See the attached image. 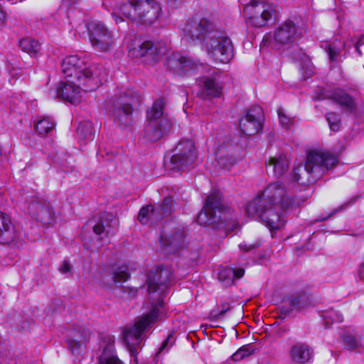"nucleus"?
Here are the masks:
<instances>
[{"instance_id":"nucleus-1","label":"nucleus","mask_w":364,"mask_h":364,"mask_svg":"<svg viewBox=\"0 0 364 364\" xmlns=\"http://www.w3.org/2000/svg\"><path fill=\"white\" fill-rule=\"evenodd\" d=\"M172 279V271L164 267H158L149 272L147 277L148 290L150 296L151 309L141 316L132 325L122 328V337L131 357L136 361L137 350L141 348L144 340L143 333L152 324L166 317L167 308L163 297Z\"/></svg>"},{"instance_id":"nucleus-2","label":"nucleus","mask_w":364,"mask_h":364,"mask_svg":"<svg viewBox=\"0 0 364 364\" xmlns=\"http://www.w3.org/2000/svg\"><path fill=\"white\" fill-rule=\"evenodd\" d=\"M61 67L65 81L57 87L56 95L73 105L79 104L84 92L95 90L105 80L102 68L90 65L85 58L77 55L66 57Z\"/></svg>"},{"instance_id":"nucleus-3","label":"nucleus","mask_w":364,"mask_h":364,"mask_svg":"<svg viewBox=\"0 0 364 364\" xmlns=\"http://www.w3.org/2000/svg\"><path fill=\"white\" fill-rule=\"evenodd\" d=\"M183 37L198 39L210 58L216 63H227L233 57V46L228 36L216 30L207 18L194 19L182 29Z\"/></svg>"},{"instance_id":"nucleus-4","label":"nucleus","mask_w":364,"mask_h":364,"mask_svg":"<svg viewBox=\"0 0 364 364\" xmlns=\"http://www.w3.org/2000/svg\"><path fill=\"white\" fill-rule=\"evenodd\" d=\"M161 8L154 0H127L112 11V17L117 24L124 21L120 16L144 24L154 23L159 16Z\"/></svg>"},{"instance_id":"nucleus-5","label":"nucleus","mask_w":364,"mask_h":364,"mask_svg":"<svg viewBox=\"0 0 364 364\" xmlns=\"http://www.w3.org/2000/svg\"><path fill=\"white\" fill-rule=\"evenodd\" d=\"M251 201H257L259 205L265 204L270 208L279 207L283 211L291 210L301 205L300 201L294 198L279 182L269 183Z\"/></svg>"},{"instance_id":"nucleus-6","label":"nucleus","mask_w":364,"mask_h":364,"mask_svg":"<svg viewBox=\"0 0 364 364\" xmlns=\"http://www.w3.org/2000/svg\"><path fill=\"white\" fill-rule=\"evenodd\" d=\"M164 101L156 100L146 111V123L144 129V137L150 141L161 139L171 129V123L164 116Z\"/></svg>"},{"instance_id":"nucleus-7","label":"nucleus","mask_w":364,"mask_h":364,"mask_svg":"<svg viewBox=\"0 0 364 364\" xmlns=\"http://www.w3.org/2000/svg\"><path fill=\"white\" fill-rule=\"evenodd\" d=\"M231 214V209L224 204L218 192L210 193L198 215L197 222L200 225L207 226L221 221L225 223Z\"/></svg>"},{"instance_id":"nucleus-8","label":"nucleus","mask_w":364,"mask_h":364,"mask_svg":"<svg viewBox=\"0 0 364 364\" xmlns=\"http://www.w3.org/2000/svg\"><path fill=\"white\" fill-rule=\"evenodd\" d=\"M337 163L338 157L333 154L310 152L307 156L305 165H299L294 168V180L299 181L301 173H305L306 176L315 174V177L319 176L321 173L333 168Z\"/></svg>"},{"instance_id":"nucleus-9","label":"nucleus","mask_w":364,"mask_h":364,"mask_svg":"<svg viewBox=\"0 0 364 364\" xmlns=\"http://www.w3.org/2000/svg\"><path fill=\"white\" fill-rule=\"evenodd\" d=\"M279 210H282L279 207L259 205L257 201H250L245 208L247 216L260 220L271 231L278 230L285 224L286 220Z\"/></svg>"},{"instance_id":"nucleus-10","label":"nucleus","mask_w":364,"mask_h":364,"mask_svg":"<svg viewBox=\"0 0 364 364\" xmlns=\"http://www.w3.org/2000/svg\"><path fill=\"white\" fill-rule=\"evenodd\" d=\"M197 158L195 143L191 139L180 141L171 158V168L176 171H184L192 167Z\"/></svg>"},{"instance_id":"nucleus-11","label":"nucleus","mask_w":364,"mask_h":364,"mask_svg":"<svg viewBox=\"0 0 364 364\" xmlns=\"http://www.w3.org/2000/svg\"><path fill=\"white\" fill-rule=\"evenodd\" d=\"M166 66L174 73L182 76L203 73L209 67L207 64L199 63L192 58L183 55L179 52H173L167 57Z\"/></svg>"},{"instance_id":"nucleus-12","label":"nucleus","mask_w":364,"mask_h":364,"mask_svg":"<svg viewBox=\"0 0 364 364\" xmlns=\"http://www.w3.org/2000/svg\"><path fill=\"white\" fill-rule=\"evenodd\" d=\"M245 13L252 26L261 28L272 19L275 10L272 5L254 0L245 7Z\"/></svg>"},{"instance_id":"nucleus-13","label":"nucleus","mask_w":364,"mask_h":364,"mask_svg":"<svg viewBox=\"0 0 364 364\" xmlns=\"http://www.w3.org/2000/svg\"><path fill=\"white\" fill-rule=\"evenodd\" d=\"M316 98L318 100H331L348 113H353L356 110L355 99L339 87L321 88Z\"/></svg>"},{"instance_id":"nucleus-14","label":"nucleus","mask_w":364,"mask_h":364,"mask_svg":"<svg viewBox=\"0 0 364 364\" xmlns=\"http://www.w3.org/2000/svg\"><path fill=\"white\" fill-rule=\"evenodd\" d=\"M23 241L21 228L12 224L8 215L0 211V243L18 247Z\"/></svg>"},{"instance_id":"nucleus-15","label":"nucleus","mask_w":364,"mask_h":364,"mask_svg":"<svg viewBox=\"0 0 364 364\" xmlns=\"http://www.w3.org/2000/svg\"><path fill=\"white\" fill-rule=\"evenodd\" d=\"M173 200L171 197H166L162 203L156 206L149 205L142 207L139 213L138 219L141 224H147L149 220L156 223L164 217L169 216L173 210Z\"/></svg>"},{"instance_id":"nucleus-16","label":"nucleus","mask_w":364,"mask_h":364,"mask_svg":"<svg viewBox=\"0 0 364 364\" xmlns=\"http://www.w3.org/2000/svg\"><path fill=\"white\" fill-rule=\"evenodd\" d=\"M168 48V46L166 43L151 41L139 43L134 47L128 46L129 53L132 57H147L151 61H156L161 55L166 54Z\"/></svg>"},{"instance_id":"nucleus-17","label":"nucleus","mask_w":364,"mask_h":364,"mask_svg":"<svg viewBox=\"0 0 364 364\" xmlns=\"http://www.w3.org/2000/svg\"><path fill=\"white\" fill-rule=\"evenodd\" d=\"M89 38L92 47L99 51H108L113 45L112 32L102 23L89 25Z\"/></svg>"},{"instance_id":"nucleus-18","label":"nucleus","mask_w":364,"mask_h":364,"mask_svg":"<svg viewBox=\"0 0 364 364\" xmlns=\"http://www.w3.org/2000/svg\"><path fill=\"white\" fill-rule=\"evenodd\" d=\"M207 70L208 74L203 76L198 83L200 87L199 95L203 99L220 97L223 94V85L219 80V72L209 68Z\"/></svg>"},{"instance_id":"nucleus-19","label":"nucleus","mask_w":364,"mask_h":364,"mask_svg":"<svg viewBox=\"0 0 364 364\" xmlns=\"http://www.w3.org/2000/svg\"><path fill=\"white\" fill-rule=\"evenodd\" d=\"M133 92L129 90L124 96H121L119 101L113 105L112 115L114 121L122 126H128L132 122Z\"/></svg>"},{"instance_id":"nucleus-20","label":"nucleus","mask_w":364,"mask_h":364,"mask_svg":"<svg viewBox=\"0 0 364 364\" xmlns=\"http://www.w3.org/2000/svg\"><path fill=\"white\" fill-rule=\"evenodd\" d=\"M262 109L259 106L250 108L240 121V128L243 134L255 135L262 129Z\"/></svg>"},{"instance_id":"nucleus-21","label":"nucleus","mask_w":364,"mask_h":364,"mask_svg":"<svg viewBox=\"0 0 364 364\" xmlns=\"http://www.w3.org/2000/svg\"><path fill=\"white\" fill-rule=\"evenodd\" d=\"M31 215L44 225L50 224L54 218V211L46 200H33L28 205Z\"/></svg>"},{"instance_id":"nucleus-22","label":"nucleus","mask_w":364,"mask_h":364,"mask_svg":"<svg viewBox=\"0 0 364 364\" xmlns=\"http://www.w3.org/2000/svg\"><path fill=\"white\" fill-rule=\"evenodd\" d=\"M296 26L291 21H287L274 32V41L279 44L291 43L296 35Z\"/></svg>"},{"instance_id":"nucleus-23","label":"nucleus","mask_w":364,"mask_h":364,"mask_svg":"<svg viewBox=\"0 0 364 364\" xmlns=\"http://www.w3.org/2000/svg\"><path fill=\"white\" fill-rule=\"evenodd\" d=\"M289 355L294 363L304 364L311 360L312 350L307 344L296 343L291 346Z\"/></svg>"},{"instance_id":"nucleus-24","label":"nucleus","mask_w":364,"mask_h":364,"mask_svg":"<svg viewBox=\"0 0 364 364\" xmlns=\"http://www.w3.org/2000/svg\"><path fill=\"white\" fill-rule=\"evenodd\" d=\"M184 235L183 231H177L173 235L161 237V246L167 253H176L183 246Z\"/></svg>"},{"instance_id":"nucleus-25","label":"nucleus","mask_w":364,"mask_h":364,"mask_svg":"<svg viewBox=\"0 0 364 364\" xmlns=\"http://www.w3.org/2000/svg\"><path fill=\"white\" fill-rule=\"evenodd\" d=\"M343 345L349 350H358L362 347V335L354 328H346L341 334Z\"/></svg>"},{"instance_id":"nucleus-26","label":"nucleus","mask_w":364,"mask_h":364,"mask_svg":"<svg viewBox=\"0 0 364 364\" xmlns=\"http://www.w3.org/2000/svg\"><path fill=\"white\" fill-rule=\"evenodd\" d=\"M289 165V160L285 155L270 157L267 162L268 171L271 170L276 178L283 176L287 171Z\"/></svg>"},{"instance_id":"nucleus-27","label":"nucleus","mask_w":364,"mask_h":364,"mask_svg":"<svg viewBox=\"0 0 364 364\" xmlns=\"http://www.w3.org/2000/svg\"><path fill=\"white\" fill-rule=\"evenodd\" d=\"M97 364H123L116 355L113 340H109L104 348Z\"/></svg>"},{"instance_id":"nucleus-28","label":"nucleus","mask_w":364,"mask_h":364,"mask_svg":"<svg viewBox=\"0 0 364 364\" xmlns=\"http://www.w3.org/2000/svg\"><path fill=\"white\" fill-rule=\"evenodd\" d=\"M93 231L97 235L106 236L114 234L112 229V220L107 218V215H102L98 223L94 225Z\"/></svg>"},{"instance_id":"nucleus-29","label":"nucleus","mask_w":364,"mask_h":364,"mask_svg":"<svg viewBox=\"0 0 364 364\" xmlns=\"http://www.w3.org/2000/svg\"><path fill=\"white\" fill-rule=\"evenodd\" d=\"M55 123L48 117H42L35 124V129L40 135H45L53 131Z\"/></svg>"},{"instance_id":"nucleus-30","label":"nucleus","mask_w":364,"mask_h":364,"mask_svg":"<svg viewBox=\"0 0 364 364\" xmlns=\"http://www.w3.org/2000/svg\"><path fill=\"white\" fill-rule=\"evenodd\" d=\"M344 45L339 41H334L331 43H326L323 46L325 51L328 53L329 59L331 62L336 61Z\"/></svg>"},{"instance_id":"nucleus-31","label":"nucleus","mask_w":364,"mask_h":364,"mask_svg":"<svg viewBox=\"0 0 364 364\" xmlns=\"http://www.w3.org/2000/svg\"><path fill=\"white\" fill-rule=\"evenodd\" d=\"M19 46L22 50L30 55H36L41 50V44L31 38H26L20 41Z\"/></svg>"},{"instance_id":"nucleus-32","label":"nucleus","mask_w":364,"mask_h":364,"mask_svg":"<svg viewBox=\"0 0 364 364\" xmlns=\"http://www.w3.org/2000/svg\"><path fill=\"white\" fill-rule=\"evenodd\" d=\"M322 317L326 327H328L333 322H342L343 321V315L333 309H330L322 314Z\"/></svg>"},{"instance_id":"nucleus-33","label":"nucleus","mask_w":364,"mask_h":364,"mask_svg":"<svg viewBox=\"0 0 364 364\" xmlns=\"http://www.w3.org/2000/svg\"><path fill=\"white\" fill-rule=\"evenodd\" d=\"M219 281L225 286H229L234 281V269L224 268L218 274Z\"/></svg>"},{"instance_id":"nucleus-34","label":"nucleus","mask_w":364,"mask_h":364,"mask_svg":"<svg viewBox=\"0 0 364 364\" xmlns=\"http://www.w3.org/2000/svg\"><path fill=\"white\" fill-rule=\"evenodd\" d=\"M128 267L126 265L117 267L113 272V281L114 283H122L129 278Z\"/></svg>"},{"instance_id":"nucleus-35","label":"nucleus","mask_w":364,"mask_h":364,"mask_svg":"<svg viewBox=\"0 0 364 364\" xmlns=\"http://www.w3.org/2000/svg\"><path fill=\"white\" fill-rule=\"evenodd\" d=\"M279 122L281 126L287 129H289L294 123V117L288 115L282 107L277 109Z\"/></svg>"},{"instance_id":"nucleus-36","label":"nucleus","mask_w":364,"mask_h":364,"mask_svg":"<svg viewBox=\"0 0 364 364\" xmlns=\"http://www.w3.org/2000/svg\"><path fill=\"white\" fill-rule=\"evenodd\" d=\"M326 119L329 124L330 129L333 132H338L341 127V119L336 112H331L326 114Z\"/></svg>"},{"instance_id":"nucleus-37","label":"nucleus","mask_w":364,"mask_h":364,"mask_svg":"<svg viewBox=\"0 0 364 364\" xmlns=\"http://www.w3.org/2000/svg\"><path fill=\"white\" fill-rule=\"evenodd\" d=\"M253 353V350L248 346H242L232 355V360L240 361L246 357L250 356Z\"/></svg>"},{"instance_id":"nucleus-38","label":"nucleus","mask_w":364,"mask_h":364,"mask_svg":"<svg viewBox=\"0 0 364 364\" xmlns=\"http://www.w3.org/2000/svg\"><path fill=\"white\" fill-rule=\"evenodd\" d=\"M175 338L173 336V333H170L166 340H164L159 348L157 354L159 355L162 353L168 352L170 348L175 343Z\"/></svg>"},{"instance_id":"nucleus-39","label":"nucleus","mask_w":364,"mask_h":364,"mask_svg":"<svg viewBox=\"0 0 364 364\" xmlns=\"http://www.w3.org/2000/svg\"><path fill=\"white\" fill-rule=\"evenodd\" d=\"M84 127H87L90 129L87 134H85V136L92 139L93 136V134H92V123L90 122H86L83 124H81L77 129V133L82 135Z\"/></svg>"},{"instance_id":"nucleus-40","label":"nucleus","mask_w":364,"mask_h":364,"mask_svg":"<svg viewBox=\"0 0 364 364\" xmlns=\"http://www.w3.org/2000/svg\"><path fill=\"white\" fill-rule=\"evenodd\" d=\"M300 297H296L291 296L288 298V302L290 304L291 310L294 309H300L302 308V306L300 304Z\"/></svg>"},{"instance_id":"nucleus-41","label":"nucleus","mask_w":364,"mask_h":364,"mask_svg":"<svg viewBox=\"0 0 364 364\" xmlns=\"http://www.w3.org/2000/svg\"><path fill=\"white\" fill-rule=\"evenodd\" d=\"M274 41H275L274 36L273 37L271 33H267L264 36L260 46L262 48L271 47Z\"/></svg>"},{"instance_id":"nucleus-42","label":"nucleus","mask_w":364,"mask_h":364,"mask_svg":"<svg viewBox=\"0 0 364 364\" xmlns=\"http://www.w3.org/2000/svg\"><path fill=\"white\" fill-rule=\"evenodd\" d=\"M259 246V243L247 244L245 242L241 243L239 247L241 250L244 252H250L257 248Z\"/></svg>"},{"instance_id":"nucleus-43","label":"nucleus","mask_w":364,"mask_h":364,"mask_svg":"<svg viewBox=\"0 0 364 364\" xmlns=\"http://www.w3.org/2000/svg\"><path fill=\"white\" fill-rule=\"evenodd\" d=\"M98 156H102V158L105 159V160H111L113 156V153L111 152L110 154L105 149H103L102 148H100L98 150Z\"/></svg>"},{"instance_id":"nucleus-44","label":"nucleus","mask_w":364,"mask_h":364,"mask_svg":"<svg viewBox=\"0 0 364 364\" xmlns=\"http://www.w3.org/2000/svg\"><path fill=\"white\" fill-rule=\"evenodd\" d=\"M68 345L69 348L71 349L73 353H75L80 348V341H77L75 339H70L68 341Z\"/></svg>"},{"instance_id":"nucleus-45","label":"nucleus","mask_w":364,"mask_h":364,"mask_svg":"<svg viewBox=\"0 0 364 364\" xmlns=\"http://www.w3.org/2000/svg\"><path fill=\"white\" fill-rule=\"evenodd\" d=\"M228 307H226L225 304H223V309L221 311L213 310L211 314L213 316L215 317L216 318H218L223 315H224L228 311Z\"/></svg>"},{"instance_id":"nucleus-46","label":"nucleus","mask_w":364,"mask_h":364,"mask_svg":"<svg viewBox=\"0 0 364 364\" xmlns=\"http://www.w3.org/2000/svg\"><path fill=\"white\" fill-rule=\"evenodd\" d=\"M59 271L63 274H66L71 271V267L69 262L66 260L63 261V264L59 267Z\"/></svg>"},{"instance_id":"nucleus-47","label":"nucleus","mask_w":364,"mask_h":364,"mask_svg":"<svg viewBox=\"0 0 364 364\" xmlns=\"http://www.w3.org/2000/svg\"><path fill=\"white\" fill-rule=\"evenodd\" d=\"M245 273V270L242 268H239L237 269H234V279L237 278L240 279L243 277Z\"/></svg>"},{"instance_id":"nucleus-48","label":"nucleus","mask_w":364,"mask_h":364,"mask_svg":"<svg viewBox=\"0 0 364 364\" xmlns=\"http://www.w3.org/2000/svg\"><path fill=\"white\" fill-rule=\"evenodd\" d=\"M346 205H341L339 208H336L333 210V212H332L328 217L321 219V220H327L328 218H330L331 215H333L336 213H338V212H339V211H341L342 210H344L346 208Z\"/></svg>"},{"instance_id":"nucleus-49","label":"nucleus","mask_w":364,"mask_h":364,"mask_svg":"<svg viewBox=\"0 0 364 364\" xmlns=\"http://www.w3.org/2000/svg\"><path fill=\"white\" fill-rule=\"evenodd\" d=\"M218 165L223 168H228V165L225 161H224V159L223 158L218 160Z\"/></svg>"},{"instance_id":"nucleus-50","label":"nucleus","mask_w":364,"mask_h":364,"mask_svg":"<svg viewBox=\"0 0 364 364\" xmlns=\"http://www.w3.org/2000/svg\"><path fill=\"white\" fill-rule=\"evenodd\" d=\"M359 277L360 279L364 280V263L362 264L359 269Z\"/></svg>"},{"instance_id":"nucleus-51","label":"nucleus","mask_w":364,"mask_h":364,"mask_svg":"<svg viewBox=\"0 0 364 364\" xmlns=\"http://www.w3.org/2000/svg\"><path fill=\"white\" fill-rule=\"evenodd\" d=\"M13 77L16 75H18V71L17 70L14 69V70L10 73Z\"/></svg>"},{"instance_id":"nucleus-52","label":"nucleus","mask_w":364,"mask_h":364,"mask_svg":"<svg viewBox=\"0 0 364 364\" xmlns=\"http://www.w3.org/2000/svg\"><path fill=\"white\" fill-rule=\"evenodd\" d=\"M355 50H357V52L359 53V55H361V52L359 49V46L358 45V43L355 45Z\"/></svg>"},{"instance_id":"nucleus-53","label":"nucleus","mask_w":364,"mask_h":364,"mask_svg":"<svg viewBox=\"0 0 364 364\" xmlns=\"http://www.w3.org/2000/svg\"><path fill=\"white\" fill-rule=\"evenodd\" d=\"M302 174H306V173H301L300 174L301 179L299 180V181H297V183H300V182H301V183H303V181H301V178H302V176H301V175H302ZM295 181L296 182V181Z\"/></svg>"},{"instance_id":"nucleus-54","label":"nucleus","mask_w":364,"mask_h":364,"mask_svg":"<svg viewBox=\"0 0 364 364\" xmlns=\"http://www.w3.org/2000/svg\"><path fill=\"white\" fill-rule=\"evenodd\" d=\"M70 1H74V2H75V1H76L77 0H70Z\"/></svg>"}]
</instances>
